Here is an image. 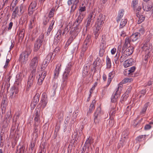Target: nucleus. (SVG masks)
<instances>
[{"mask_svg":"<svg viewBox=\"0 0 153 153\" xmlns=\"http://www.w3.org/2000/svg\"><path fill=\"white\" fill-rule=\"evenodd\" d=\"M32 51L30 48H27L21 54L19 61L22 65H25L28 59V56L31 54Z\"/></svg>","mask_w":153,"mask_h":153,"instance_id":"1","label":"nucleus"},{"mask_svg":"<svg viewBox=\"0 0 153 153\" xmlns=\"http://www.w3.org/2000/svg\"><path fill=\"white\" fill-rule=\"evenodd\" d=\"M122 87L120 85H119L117 88L113 93L111 98V101L112 102H116L119 98L120 97L121 91Z\"/></svg>","mask_w":153,"mask_h":153,"instance_id":"2","label":"nucleus"},{"mask_svg":"<svg viewBox=\"0 0 153 153\" xmlns=\"http://www.w3.org/2000/svg\"><path fill=\"white\" fill-rule=\"evenodd\" d=\"M44 38V34L42 33L36 39L34 43L33 51L37 52L40 48L43 42Z\"/></svg>","mask_w":153,"mask_h":153,"instance_id":"3","label":"nucleus"},{"mask_svg":"<svg viewBox=\"0 0 153 153\" xmlns=\"http://www.w3.org/2000/svg\"><path fill=\"white\" fill-rule=\"evenodd\" d=\"M72 67L71 63H69L65 68L63 74V82H65L69 76L72 74V72L71 71Z\"/></svg>","mask_w":153,"mask_h":153,"instance_id":"4","label":"nucleus"},{"mask_svg":"<svg viewBox=\"0 0 153 153\" xmlns=\"http://www.w3.org/2000/svg\"><path fill=\"white\" fill-rule=\"evenodd\" d=\"M39 59V56H35L30 60L29 64V67L30 70H36V68L38 64Z\"/></svg>","mask_w":153,"mask_h":153,"instance_id":"5","label":"nucleus"},{"mask_svg":"<svg viewBox=\"0 0 153 153\" xmlns=\"http://www.w3.org/2000/svg\"><path fill=\"white\" fill-rule=\"evenodd\" d=\"M105 20V17L103 15L100 13L97 17L96 27L101 28Z\"/></svg>","mask_w":153,"mask_h":153,"instance_id":"6","label":"nucleus"},{"mask_svg":"<svg viewBox=\"0 0 153 153\" xmlns=\"http://www.w3.org/2000/svg\"><path fill=\"white\" fill-rule=\"evenodd\" d=\"M36 5L37 3L35 1H32L30 3L28 9V14L30 16L32 15L37 9Z\"/></svg>","mask_w":153,"mask_h":153,"instance_id":"7","label":"nucleus"},{"mask_svg":"<svg viewBox=\"0 0 153 153\" xmlns=\"http://www.w3.org/2000/svg\"><path fill=\"white\" fill-rule=\"evenodd\" d=\"M53 53L52 52H50L47 56L46 58L44 60L42 69H44L48 65L49 61H50L52 56Z\"/></svg>","mask_w":153,"mask_h":153,"instance_id":"8","label":"nucleus"},{"mask_svg":"<svg viewBox=\"0 0 153 153\" xmlns=\"http://www.w3.org/2000/svg\"><path fill=\"white\" fill-rule=\"evenodd\" d=\"M41 74H39L38 78L37 84L39 85H41L42 83V82L46 75V71H41Z\"/></svg>","mask_w":153,"mask_h":153,"instance_id":"9","label":"nucleus"},{"mask_svg":"<svg viewBox=\"0 0 153 153\" xmlns=\"http://www.w3.org/2000/svg\"><path fill=\"white\" fill-rule=\"evenodd\" d=\"M40 113L39 108H37L35 110V117L34 119V123L40 124L39 122L40 119Z\"/></svg>","mask_w":153,"mask_h":153,"instance_id":"10","label":"nucleus"},{"mask_svg":"<svg viewBox=\"0 0 153 153\" xmlns=\"http://www.w3.org/2000/svg\"><path fill=\"white\" fill-rule=\"evenodd\" d=\"M93 17V13H91L88 16V18L87 19V22L86 25V30H87L88 29H89L91 27V25L92 24L93 21L92 18Z\"/></svg>","mask_w":153,"mask_h":153,"instance_id":"11","label":"nucleus"},{"mask_svg":"<svg viewBox=\"0 0 153 153\" xmlns=\"http://www.w3.org/2000/svg\"><path fill=\"white\" fill-rule=\"evenodd\" d=\"M80 31V30L78 27H76L71 28L70 33L71 36L75 38Z\"/></svg>","mask_w":153,"mask_h":153,"instance_id":"12","label":"nucleus"},{"mask_svg":"<svg viewBox=\"0 0 153 153\" xmlns=\"http://www.w3.org/2000/svg\"><path fill=\"white\" fill-rule=\"evenodd\" d=\"M62 33V31L61 30L59 29L58 30L57 33L54 37V43L55 44L57 45L59 42Z\"/></svg>","mask_w":153,"mask_h":153,"instance_id":"13","label":"nucleus"},{"mask_svg":"<svg viewBox=\"0 0 153 153\" xmlns=\"http://www.w3.org/2000/svg\"><path fill=\"white\" fill-rule=\"evenodd\" d=\"M106 43L101 42L100 45L99 55L100 57H102L103 55L106 48Z\"/></svg>","mask_w":153,"mask_h":153,"instance_id":"14","label":"nucleus"},{"mask_svg":"<svg viewBox=\"0 0 153 153\" xmlns=\"http://www.w3.org/2000/svg\"><path fill=\"white\" fill-rule=\"evenodd\" d=\"M39 128L40 124L34 123L33 134L34 136H35V138L38 137V131Z\"/></svg>","mask_w":153,"mask_h":153,"instance_id":"15","label":"nucleus"},{"mask_svg":"<svg viewBox=\"0 0 153 153\" xmlns=\"http://www.w3.org/2000/svg\"><path fill=\"white\" fill-rule=\"evenodd\" d=\"M101 108L100 107H98L94 114V122L97 124L99 123L98 117L100 116L101 113Z\"/></svg>","mask_w":153,"mask_h":153,"instance_id":"16","label":"nucleus"},{"mask_svg":"<svg viewBox=\"0 0 153 153\" xmlns=\"http://www.w3.org/2000/svg\"><path fill=\"white\" fill-rule=\"evenodd\" d=\"M85 16V14H82L81 13L79 14L77 18L76 19L74 22V24H75L76 27H78L79 25L82 22Z\"/></svg>","mask_w":153,"mask_h":153,"instance_id":"17","label":"nucleus"},{"mask_svg":"<svg viewBox=\"0 0 153 153\" xmlns=\"http://www.w3.org/2000/svg\"><path fill=\"white\" fill-rule=\"evenodd\" d=\"M7 106V99L3 97L2 101L1 108L2 110V113H4L6 109Z\"/></svg>","mask_w":153,"mask_h":153,"instance_id":"18","label":"nucleus"},{"mask_svg":"<svg viewBox=\"0 0 153 153\" xmlns=\"http://www.w3.org/2000/svg\"><path fill=\"white\" fill-rule=\"evenodd\" d=\"M123 52L126 54L127 56H128L133 53L134 50V48L131 45L129 46Z\"/></svg>","mask_w":153,"mask_h":153,"instance_id":"19","label":"nucleus"},{"mask_svg":"<svg viewBox=\"0 0 153 153\" xmlns=\"http://www.w3.org/2000/svg\"><path fill=\"white\" fill-rule=\"evenodd\" d=\"M79 0H74L72 2V5L71 7L70 13L72 14L75 11L76 8L77 6L79 3Z\"/></svg>","mask_w":153,"mask_h":153,"instance_id":"20","label":"nucleus"},{"mask_svg":"<svg viewBox=\"0 0 153 153\" xmlns=\"http://www.w3.org/2000/svg\"><path fill=\"white\" fill-rule=\"evenodd\" d=\"M152 47V45L149 42H146L142 47V49L143 51H149V49Z\"/></svg>","mask_w":153,"mask_h":153,"instance_id":"21","label":"nucleus"},{"mask_svg":"<svg viewBox=\"0 0 153 153\" xmlns=\"http://www.w3.org/2000/svg\"><path fill=\"white\" fill-rule=\"evenodd\" d=\"M131 41L129 39V37H126L125 39V43L123 47V48L122 50V52H123L124 50L127 48L128 46L131 45L130 42Z\"/></svg>","mask_w":153,"mask_h":153,"instance_id":"22","label":"nucleus"},{"mask_svg":"<svg viewBox=\"0 0 153 153\" xmlns=\"http://www.w3.org/2000/svg\"><path fill=\"white\" fill-rule=\"evenodd\" d=\"M140 36V33L137 32L133 34L129 38L131 41L134 42L136 41Z\"/></svg>","mask_w":153,"mask_h":153,"instance_id":"23","label":"nucleus"},{"mask_svg":"<svg viewBox=\"0 0 153 153\" xmlns=\"http://www.w3.org/2000/svg\"><path fill=\"white\" fill-rule=\"evenodd\" d=\"M19 9L18 7H16L14 9L12 14L11 18L13 19H15L16 18L18 17L19 16L18 13Z\"/></svg>","mask_w":153,"mask_h":153,"instance_id":"24","label":"nucleus"},{"mask_svg":"<svg viewBox=\"0 0 153 153\" xmlns=\"http://www.w3.org/2000/svg\"><path fill=\"white\" fill-rule=\"evenodd\" d=\"M22 74L21 72L17 74L16 75V79L15 81V84L18 85L22 80Z\"/></svg>","mask_w":153,"mask_h":153,"instance_id":"25","label":"nucleus"},{"mask_svg":"<svg viewBox=\"0 0 153 153\" xmlns=\"http://www.w3.org/2000/svg\"><path fill=\"white\" fill-rule=\"evenodd\" d=\"M61 64H58L56 66L54 75V77L55 78H56L59 74V72L61 70Z\"/></svg>","mask_w":153,"mask_h":153,"instance_id":"26","label":"nucleus"},{"mask_svg":"<svg viewBox=\"0 0 153 153\" xmlns=\"http://www.w3.org/2000/svg\"><path fill=\"white\" fill-rule=\"evenodd\" d=\"M133 59H130L125 61L123 64V66L125 68H127L132 65Z\"/></svg>","mask_w":153,"mask_h":153,"instance_id":"27","label":"nucleus"},{"mask_svg":"<svg viewBox=\"0 0 153 153\" xmlns=\"http://www.w3.org/2000/svg\"><path fill=\"white\" fill-rule=\"evenodd\" d=\"M149 104L150 102H147L145 103L140 112V115H144L145 114Z\"/></svg>","mask_w":153,"mask_h":153,"instance_id":"28","label":"nucleus"},{"mask_svg":"<svg viewBox=\"0 0 153 153\" xmlns=\"http://www.w3.org/2000/svg\"><path fill=\"white\" fill-rule=\"evenodd\" d=\"M94 143V140L91 137H89L86 140L85 143V146L88 149L91 145Z\"/></svg>","mask_w":153,"mask_h":153,"instance_id":"29","label":"nucleus"},{"mask_svg":"<svg viewBox=\"0 0 153 153\" xmlns=\"http://www.w3.org/2000/svg\"><path fill=\"white\" fill-rule=\"evenodd\" d=\"M124 13V10H120L118 12L117 16V21L118 23L123 16Z\"/></svg>","mask_w":153,"mask_h":153,"instance_id":"30","label":"nucleus"},{"mask_svg":"<svg viewBox=\"0 0 153 153\" xmlns=\"http://www.w3.org/2000/svg\"><path fill=\"white\" fill-rule=\"evenodd\" d=\"M114 73L113 72H111L109 74L108 82L106 85L107 87L108 86L110 85L112 79L114 77Z\"/></svg>","mask_w":153,"mask_h":153,"instance_id":"31","label":"nucleus"},{"mask_svg":"<svg viewBox=\"0 0 153 153\" xmlns=\"http://www.w3.org/2000/svg\"><path fill=\"white\" fill-rule=\"evenodd\" d=\"M141 9L142 8L140 6H138L136 9L135 13L137 16H140V15L143 14L144 11H141Z\"/></svg>","mask_w":153,"mask_h":153,"instance_id":"32","label":"nucleus"},{"mask_svg":"<svg viewBox=\"0 0 153 153\" xmlns=\"http://www.w3.org/2000/svg\"><path fill=\"white\" fill-rule=\"evenodd\" d=\"M90 64L88 65H85L82 71V75L83 76L85 77L88 75L89 70Z\"/></svg>","mask_w":153,"mask_h":153,"instance_id":"33","label":"nucleus"},{"mask_svg":"<svg viewBox=\"0 0 153 153\" xmlns=\"http://www.w3.org/2000/svg\"><path fill=\"white\" fill-rule=\"evenodd\" d=\"M101 28L96 27V29L94 31V34L95 39H97L98 38L100 32Z\"/></svg>","mask_w":153,"mask_h":153,"instance_id":"34","label":"nucleus"},{"mask_svg":"<svg viewBox=\"0 0 153 153\" xmlns=\"http://www.w3.org/2000/svg\"><path fill=\"white\" fill-rule=\"evenodd\" d=\"M71 25V22H70L67 26L65 28L62 33V35H66L69 31V28H70Z\"/></svg>","mask_w":153,"mask_h":153,"instance_id":"35","label":"nucleus"},{"mask_svg":"<svg viewBox=\"0 0 153 153\" xmlns=\"http://www.w3.org/2000/svg\"><path fill=\"white\" fill-rule=\"evenodd\" d=\"M25 30L24 29H21L19 34V41H22L23 39L25 34Z\"/></svg>","mask_w":153,"mask_h":153,"instance_id":"36","label":"nucleus"},{"mask_svg":"<svg viewBox=\"0 0 153 153\" xmlns=\"http://www.w3.org/2000/svg\"><path fill=\"white\" fill-rule=\"evenodd\" d=\"M34 83H35L34 81L28 79L27 85V90H29L30 88L33 86Z\"/></svg>","mask_w":153,"mask_h":153,"instance_id":"37","label":"nucleus"},{"mask_svg":"<svg viewBox=\"0 0 153 153\" xmlns=\"http://www.w3.org/2000/svg\"><path fill=\"white\" fill-rule=\"evenodd\" d=\"M36 70H33L30 73L28 79L34 81L36 76Z\"/></svg>","mask_w":153,"mask_h":153,"instance_id":"38","label":"nucleus"},{"mask_svg":"<svg viewBox=\"0 0 153 153\" xmlns=\"http://www.w3.org/2000/svg\"><path fill=\"white\" fill-rule=\"evenodd\" d=\"M146 136V135H140L138 136L136 138V140L137 141V142H142L143 140H145V138Z\"/></svg>","mask_w":153,"mask_h":153,"instance_id":"39","label":"nucleus"},{"mask_svg":"<svg viewBox=\"0 0 153 153\" xmlns=\"http://www.w3.org/2000/svg\"><path fill=\"white\" fill-rule=\"evenodd\" d=\"M86 4L84 5V4H82V6H80L79 9V14L80 13L82 14H85L83 13V12H84L86 10Z\"/></svg>","mask_w":153,"mask_h":153,"instance_id":"40","label":"nucleus"},{"mask_svg":"<svg viewBox=\"0 0 153 153\" xmlns=\"http://www.w3.org/2000/svg\"><path fill=\"white\" fill-rule=\"evenodd\" d=\"M106 64L107 68L109 69L111 67V62L110 58L107 56L106 58Z\"/></svg>","mask_w":153,"mask_h":153,"instance_id":"41","label":"nucleus"},{"mask_svg":"<svg viewBox=\"0 0 153 153\" xmlns=\"http://www.w3.org/2000/svg\"><path fill=\"white\" fill-rule=\"evenodd\" d=\"M128 56H127L126 54L123 52L122 53V55L119 59V61L120 62H123L125 61Z\"/></svg>","mask_w":153,"mask_h":153,"instance_id":"42","label":"nucleus"},{"mask_svg":"<svg viewBox=\"0 0 153 153\" xmlns=\"http://www.w3.org/2000/svg\"><path fill=\"white\" fill-rule=\"evenodd\" d=\"M39 94L38 93H36L33 97V102L37 104L39 100Z\"/></svg>","mask_w":153,"mask_h":153,"instance_id":"43","label":"nucleus"},{"mask_svg":"<svg viewBox=\"0 0 153 153\" xmlns=\"http://www.w3.org/2000/svg\"><path fill=\"white\" fill-rule=\"evenodd\" d=\"M127 19H122L120 24V28H123L126 25L127 23Z\"/></svg>","mask_w":153,"mask_h":153,"instance_id":"44","label":"nucleus"},{"mask_svg":"<svg viewBox=\"0 0 153 153\" xmlns=\"http://www.w3.org/2000/svg\"><path fill=\"white\" fill-rule=\"evenodd\" d=\"M152 4L151 3H150V4H148L145 7V8H144V6H143V9L144 11H148L151 10V9L152 8Z\"/></svg>","mask_w":153,"mask_h":153,"instance_id":"45","label":"nucleus"},{"mask_svg":"<svg viewBox=\"0 0 153 153\" xmlns=\"http://www.w3.org/2000/svg\"><path fill=\"white\" fill-rule=\"evenodd\" d=\"M131 78L130 77H126L122 81V83L123 84L126 83L128 82H130L132 81Z\"/></svg>","mask_w":153,"mask_h":153,"instance_id":"46","label":"nucleus"},{"mask_svg":"<svg viewBox=\"0 0 153 153\" xmlns=\"http://www.w3.org/2000/svg\"><path fill=\"white\" fill-rule=\"evenodd\" d=\"M120 51L119 52H117L118 53V55L117 56V53L115 57V59H114V62L115 64L117 65H118L119 64V62L118 59H119V56L120 53Z\"/></svg>","mask_w":153,"mask_h":153,"instance_id":"47","label":"nucleus"},{"mask_svg":"<svg viewBox=\"0 0 153 153\" xmlns=\"http://www.w3.org/2000/svg\"><path fill=\"white\" fill-rule=\"evenodd\" d=\"M138 3V0H133L131 3V7H133V9L135 10L136 5Z\"/></svg>","mask_w":153,"mask_h":153,"instance_id":"48","label":"nucleus"},{"mask_svg":"<svg viewBox=\"0 0 153 153\" xmlns=\"http://www.w3.org/2000/svg\"><path fill=\"white\" fill-rule=\"evenodd\" d=\"M137 17L139 18V20L137 22V23L138 24H140L142 22H143L145 18V17L143 15H140V16H137Z\"/></svg>","mask_w":153,"mask_h":153,"instance_id":"49","label":"nucleus"},{"mask_svg":"<svg viewBox=\"0 0 153 153\" xmlns=\"http://www.w3.org/2000/svg\"><path fill=\"white\" fill-rule=\"evenodd\" d=\"M55 10V9L54 7H53L52 8L49 13L48 17L49 18H51L53 17Z\"/></svg>","mask_w":153,"mask_h":153,"instance_id":"50","label":"nucleus"},{"mask_svg":"<svg viewBox=\"0 0 153 153\" xmlns=\"http://www.w3.org/2000/svg\"><path fill=\"white\" fill-rule=\"evenodd\" d=\"M25 147L23 146H22L19 150L17 149L16 153H24Z\"/></svg>","mask_w":153,"mask_h":153,"instance_id":"51","label":"nucleus"},{"mask_svg":"<svg viewBox=\"0 0 153 153\" xmlns=\"http://www.w3.org/2000/svg\"><path fill=\"white\" fill-rule=\"evenodd\" d=\"M96 104V101L95 100L92 101L91 104L90 105L89 107L90 111H91L93 110L95 108V104Z\"/></svg>","mask_w":153,"mask_h":153,"instance_id":"52","label":"nucleus"},{"mask_svg":"<svg viewBox=\"0 0 153 153\" xmlns=\"http://www.w3.org/2000/svg\"><path fill=\"white\" fill-rule=\"evenodd\" d=\"M41 102H42L41 107L42 109H43L46 106L48 102V100H41Z\"/></svg>","mask_w":153,"mask_h":153,"instance_id":"53","label":"nucleus"},{"mask_svg":"<svg viewBox=\"0 0 153 153\" xmlns=\"http://www.w3.org/2000/svg\"><path fill=\"white\" fill-rule=\"evenodd\" d=\"M35 144L34 142H31L30 145V147L29 148V150H30L31 153L33 152L35 146Z\"/></svg>","mask_w":153,"mask_h":153,"instance_id":"54","label":"nucleus"},{"mask_svg":"<svg viewBox=\"0 0 153 153\" xmlns=\"http://www.w3.org/2000/svg\"><path fill=\"white\" fill-rule=\"evenodd\" d=\"M136 69V67L135 66H133L130 68L129 69H128L129 70V72L131 75L132 77H133V73L134 71Z\"/></svg>","mask_w":153,"mask_h":153,"instance_id":"55","label":"nucleus"},{"mask_svg":"<svg viewBox=\"0 0 153 153\" xmlns=\"http://www.w3.org/2000/svg\"><path fill=\"white\" fill-rule=\"evenodd\" d=\"M122 142L123 143H126L127 141L128 137V136L122 135Z\"/></svg>","mask_w":153,"mask_h":153,"instance_id":"56","label":"nucleus"},{"mask_svg":"<svg viewBox=\"0 0 153 153\" xmlns=\"http://www.w3.org/2000/svg\"><path fill=\"white\" fill-rule=\"evenodd\" d=\"M49 20L48 17H45L43 21V24L45 25H46L48 23Z\"/></svg>","mask_w":153,"mask_h":153,"instance_id":"57","label":"nucleus"},{"mask_svg":"<svg viewBox=\"0 0 153 153\" xmlns=\"http://www.w3.org/2000/svg\"><path fill=\"white\" fill-rule=\"evenodd\" d=\"M140 123V122L137 121V120L136 119L134 121L132 125L134 127H136L139 125Z\"/></svg>","mask_w":153,"mask_h":153,"instance_id":"58","label":"nucleus"},{"mask_svg":"<svg viewBox=\"0 0 153 153\" xmlns=\"http://www.w3.org/2000/svg\"><path fill=\"white\" fill-rule=\"evenodd\" d=\"M75 38H73V37L71 36L68 39V41L66 43L67 45L68 44V45H69Z\"/></svg>","mask_w":153,"mask_h":153,"instance_id":"59","label":"nucleus"},{"mask_svg":"<svg viewBox=\"0 0 153 153\" xmlns=\"http://www.w3.org/2000/svg\"><path fill=\"white\" fill-rule=\"evenodd\" d=\"M101 60L100 58L97 57L96 61V66H99L100 65Z\"/></svg>","mask_w":153,"mask_h":153,"instance_id":"60","label":"nucleus"},{"mask_svg":"<svg viewBox=\"0 0 153 153\" xmlns=\"http://www.w3.org/2000/svg\"><path fill=\"white\" fill-rule=\"evenodd\" d=\"M91 35H88L84 41L85 42H86L89 43H90V42L91 41Z\"/></svg>","mask_w":153,"mask_h":153,"instance_id":"61","label":"nucleus"},{"mask_svg":"<svg viewBox=\"0 0 153 153\" xmlns=\"http://www.w3.org/2000/svg\"><path fill=\"white\" fill-rule=\"evenodd\" d=\"M129 71V70H128V69H125L124 72V74L126 76H131Z\"/></svg>","mask_w":153,"mask_h":153,"instance_id":"62","label":"nucleus"},{"mask_svg":"<svg viewBox=\"0 0 153 153\" xmlns=\"http://www.w3.org/2000/svg\"><path fill=\"white\" fill-rule=\"evenodd\" d=\"M127 98L125 94H123L121 97L120 101L122 103H123V102L126 100Z\"/></svg>","mask_w":153,"mask_h":153,"instance_id":"63","label":"nucleus"},{"mask_svg":"<svg viewBox=\"0 0 153 153\" xmlns=\"http://www.w3.org/2000/svg\"><path fill=\"white\" fill-rule=\"evenodd\" d=\"M47 98V95L45 93H43L42 95L41 100H48Z\"/></svg>","mask_w":153,"mask_h":153,"instance_id":"64","label":"nucleus"}]
</instances>
